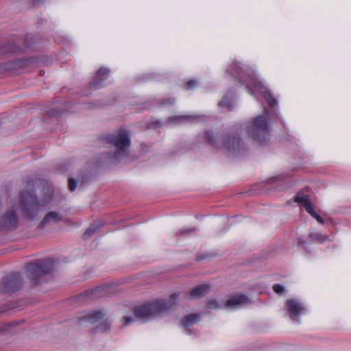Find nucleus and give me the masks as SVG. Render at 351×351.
I'll use <instances>...</instances> for the list:
<instances>
[{
  "mask_svg": "<svg viewBox=\"0 0 351 351\" xmlns=\"http://www.w3.org/2000/svg\"><path fill=\"white\" fill-rule=\"evenodd\" d=\"M174 103V101H169V104H173Z\"/></svg>",
  "mask_w": 351,
  "mask_h": 351,
  "instance_id": "f704fd0d",
  "label": "nucleus"
},
{
  "mask_svg": "<svg viewBox=\"0 0 351 351\" xmlns=\"http://www.w3.org/2000/svg\"><path fill=\"white\" fill-rule=\"evenodd\" d=\"M123 324L125 326L130 324L134 320L132 317H130V316H125V317H123Z\"/></svg>",
  "mask_w": 351,
  "mask_h": 351,
  "instance_id": "473e14b6",
  "label": "nucleus"
},
{
  "mask_svg": "<svg viewBox=\"0 0 351 351\" xmlns=\"http://www.w3.org/2000/svg\"><path fill=\"white\" fill-rule=\"evenodd\" d=\"M99 225L97 222L95 221L92 223L86 230L83 234L84 239H87L90 237L95 232H97Z\"/></svg>",
  "mask_w": 351,
  "mask_h": 351,
  "instance_id": "5701e85b",
  "label": "nucleus"
},
{
  "mask_svg": "<svg viewBox=\"0 0 351 351\" xmlns=\"http://www.w3.org/2000/svg\"><path fill=\"white\" fill-rule=\"evenodd\" d=\"M110 322L107 319L100 323L94 330V332H105L110 329Z\"/></svg>",
  "mask_w": 351,
  "mask_h": 351,
  "instance_id": "412c9836",
  "label": "nucleus"
},
{
  "mask_svg": "<svg viewBox=\"0 0 351 351\" xmlns=\"http://www.w3.org/2000/svg\"><path fill=\"white\" fill-rule=\"evenodd\" d=\"M309 238L313 241L324 243L328 239V236L322 235L319 233H311Z\"/></svg>",
  "mask_w": 351,
  "mask_h": 351,
  "instance_id": "a878e982",
  "label": "nucleus"
},
{
  "mask_svg": "<svg viewBox=\"0 0 351 351\" xmlns=\"http://www.w3.org/2000/svg\"><path fill=\"white\" fill-rule=\"evenodd\" d=\"M262 93L263 98L266 100L269 106L273 107L276 104V99L273 97L269 91L264 90Z\"/></svg>",
  "mask_w": 351,
  "mask_h": 351,
  "instance_id": "393cba45",
  "label": "nucleus"
},
{
  "mask_svg": "<svg viewBox=\"0 0 351 351\" xmlns=\"http://www.w3.org/2000/svg\"><path fill=\"white\" fill-rule=\"evenodd\" d=\"M245 130L247 134L254 140L261 143L267 142L270 137L269 119L267 111L265 114L255 117Z\"/></svg>",
  "mask_w": 351,
  "mask_h": 351,
  "instance_id": "f03ea898",
  "label": "nucleus"
},
{
  "mask_svg": "<svg viewBox=\"0 0 351 351\" xmlns=\"http://www.w3.org/2000/svg\"><path fill=\"white\" fill-rule=\"evenodd\" d=\"M206 306L210 309H217L219 308V305L216 300L209 299L206 302Z\"/></svg>",
  "mask_w": 351,
  "mask_h": 351,
  "instance_id": "cd10ccee",
  "label": "nucleus"
},
{
  "mask_svg": "<svg viewBox=\"0 0 351 351\" xmlns=\"http://www.w3.org/2000/svg\"><path fill=\"white\" fill-rule=\"evenodd\" d=\"M47 202L39 203L35 195L34 191H24L21 193L20 210L24 217L27 219L34 218L40 207H44Z\"/></svg>",
  "mask_w": 351,
  "mask_h": 351,
  "instance_id": "20e7f679",
  "label": "nucleus"
},
{
  "mask_svg": "<svg viewBox=\"0 0 351 351\" xmlns=\"http://www.w3.org/2000/svg\"><path fill=\"white\" fill-rule=\"evenodd\" d=\"M99 225L97 222L95 221L92 223L86 230L83 234L84 239H87L90 237L95 232H97Z\"/></svg>",
  "mask_w": 351,
  "mask_h": 351,
  "instance_id": "4be33fe9",
  "label": "nucleus"
},
{
  "mask_svg": "<svg viewBox=\"0 0 351 351\" xmlns=\"http://www.w3.org/2000/svg\"><path fill=\"white\" fill-rule=\"evenodd\" d=\"M219 106L221 108H226L230 111L234 109L233 101L227 95L224 96L223 99L219 103Z\"/></svg>",
  "mask_w": 351,
  "mask_h": 351,
  "instance_id": "b1692460",
  "label": "nucleus"
},
{
  "mask_svg": "<svg viewBox=\"0 0 351 351\" xmlns=\"http://www.w3.org/2000/svg\"><path fill=\"white\" fill-rule=\"evenodd\" d=\"M189 116H174L169 118V122H184L189 119Z\"/></svg>",
  "mask_w": 351,
  "mask_h": 351,
  "instance_id": "bb28decb",
  "label": "nucleus"
},
{
  "mask_svg": "<svg viewBox=\"0 0 351 351\" xmlns=\"http://www.w3.org/2000/svg\"><path fill=\"white\" fill-rule=\"evenodd\" d=\"M19 225V218L14 211H8L0 219V230L15 229Z\"/></svg>",
  "mask_w": 351,
  "mask_h": 351,
  "instance_id": "9b49d317",
  "label": "nucleus"
},
{
  "mask_svg": "<svg viewBox=\"0 0 351 351\" xmlns=\"http://www.w3.org/2000/svg\"><path fill=\"white\" fill-rule=\"evenodd\" d=\"M248 298L244 295H233L227 300L226 306L228 308H236L247 302Z\"/></svg>",
  "mask_w": 351,
  "mask_h": 351,
  "instance_id": "a211bd4d",
  "label": "nucleus"
},
{
  "mask_svg": "<svg viewBox=\"0 0 351 351\" xmlns=\"http://www.w3.org/2000/svg\"><path fill=\"white\" fill-rule=\"evenodd\" d=\"M22 284V276L19 272L10 273L1 280L0 293H12L19 290Z\"/></svg>",
  "mask_w": 351,
  "mask_h": 351,
  "instance_id": "6e6552de",
  "label": "nucleus"
},
{
  "mask_svg": "<svg viewBox=\"0 0 351 351\" xmlns=\"http://www.w3.org/2000/svg\"><path fill=\"white\" fill-rule=\"evenodd\" d=\"M105 316V313L101 311L97 310L90 313L83 315L78 319V324H82L84 322H88L90 324L97 323L101 319Z\"/></svg>",
  "mask_w": 351,
  "mask_h": 351,
  "instance_id": "2eb2a0df",
  "label": "nucleus"
},
{
  "mask_svg": "<svg viewBox=\"0 0 351 351\" xmlns=\"http://www.w3.org/2000/svg\"><path fill=\"white\" fill-rule=\"evenodd\" d=\"M110 287L111 286L110 285L97 287L94 289L84 292L82 293L81 296L83 298H90V299L108 296L110 294L109 291Z\"/></svg>",
  "mask_w": 351,
  "mask_h": 351,
  "instance_id": "ddd939ff",
  "label": "nucleus"
},
{
  "mask_svg": "<svg viewBox=\"0 0 351 351\" xmlns=\"http://www.w3.org/2000/svg\"><path fill=\"white\" fill-rule=\"evenodd\" d=\"M299 244L300 245H304L305 244V242L302 241L301 239L299 240Z\"/></svg>",
  "mask_w": 351,
  "mask_h": 351,
  "instance_id": "72a5a7b5",
  "label": "nucleus"
},
{
  "mask_svg": "<svg viewBox=\"0 0 351 351\" xmlns=\"http://www.w3.org/2000/svg\"><path fill=\"white\" fill-rule=\"evenodd\" d=\"M109 69L101 67L96 73L95 77L89 84L90 89L96 90L101 87V83L107 80Z\"/></svg>",
  "mask_w": 351,
  "mask_h": 351,
  "instance_id": "4468645a",
  "label": "nucleus"
},
{
  "mask_svg": "<svg viewBox=\"0 0 351 351\" xmlns=\"http://www.w3.org/2000/svg\"><path fill=\"white\" fill-rule=\"evenodd\" d=\"M77 185V182L74 178H70L68 180V189L70 191L73 192L75 190Z\"/></svg>",
  "mask_w": 351,
  "mask_h": 351,
  "instance_id": "c85d7f7f",
  "label": "nucleus"
},
{
  "mask_svg": "<svg viewBox=\"0 0 351 351\" xmlns=\"http://www.w3.org/2000/svg\"><path fill=\"white\" fill-rule=\"evenodd\" d=\"M178 297L179 294L174 293L170 295L168 301L159 300L147 304L137 306L133 310L134 314L138 319H149L153 316L170 308L175 304Z\"/></svg>",
  "mask_w": 351,
  "mask_h": 351,
  "instance_id": "f257e3e1",
  "label": "nucleus"
},
{
  "mask_svg": "<svg viewBox=\"0 0 351 351\" xmlns=\"http://www.w3.org/2000/svg\"><path fill=\"white\" fill-rule=\"evenodd\" d=\"M204 136L206 142L210 145L213 146L217 149H219L224 152L236 153L237 152H240L241 149V139L237 136H224L222 143L217 142L213 132L211 131H206Z\"/></svg>",
  "mask_w": 351,
  "mask_h": 351,
  "instance_id": "39448f33",
  "label": "nucleus"
},
{
  "mask_svg": "<svg viewBox=\"0 0 351 351\" xmlns=\"http://www.w3.org/2000/svg\"><path fill=\"white\" fill-rule=\"evenodd\" d=\"M273 290L276 293L281 294L285 292V288L280 284H275L273 285Z\"/></svg>",
  "mask_w": 351,
  "mask_h": 351,
  "instance_id": "c756f323",
  "label": "nucleus"
},
{
  "mask_svg": "<svg viewBox=\"0 0 351 351\" xmlns=\"http://www.w3.org/2000/svg\"><path fill=\"white\" fill-rule=\"evenodd\" d=\"M32 62L33 60L29 58L16 60L4 63L1 66V69L12 75H19L21 70L25 69Z\"/></svg>",
  "mask_w": 351,
  "mask_h": 351,
  "instance_id": "1a4fd4ad",
  "label": "nucleus"
},
{
  "mask_svg": "<svg viewBox=\"0 0 351 351\" xmlns=\"http://www.w3.org/2000/svg\"><path fill=\"white\" fill-rule=\"evenodd\" d=\"M62 220V216L55 212V211H51L49 212L44 217V219L40 221L38 228L40 229H44L46 226L51 222H58Z\"/></svg>",
  "mask_w": 351,
  "mask_h": 351,
  "instance_id": "f3484780",
  "label": "nucleus"
},
{
  "mask_svg": "<svg viewBox=\"0 0 351 351\" xmlns=\"http://www.w3.org/2000/svg\"><path fill=\"white\" fill-rule=\"evenodd\" d=\"M54 263L51 258L36 260L26 265L25 269L29 279L34 286H37L40 279L46 274L52 272Z\"/></svg>",
  "mask_w": 351,
  "mask_h": 351,
  "instance_id": "7ed1b4c3",
  "label": "nucleus"
},
{
  "mask_svg": "<svg viewBox=\"0 0 351 351\" xmlns=\"http://www.w3.org/2000/svg\"><path fill=\"white\" fill-rule=\"evenodd\" d=\"M231 69L236 75V79L241 85H245L247 89L252 91V88L255 89L261 88V84L254 77L252 71L247 66L236 62L232 64Z\"/></svg>",
  "mask_w": 351,
  "mask_h": 351,
  "instance_id": "0eeeda50",
  "label": "nucleus"
},
{
  "mask_svg": "<svg viewBox=\"0 0 351 351\" xmlns=\"http://www.w3.org/2000/svg\"><path fill=\"white\" fill-rule=\"evenodd\" d=\"M198 319L199 315L197 314H190L183 318L182 324L185 327H188L197 322Z\"/></svg>",
  "mask_w": 351,
  "mask_h": 351,
  "instance_id": "aec40b11",
  "label": "nucleus"
},
{
  "mask_svg": "<svg viewBox=\"0 0 351 351\" xmlns=\"http://www.w3.org/2000/svg\"><path fill=\"white\" fill-rule=\"evenodd\" d=\"M294 201L298 204L302 206L305 208L306 211L311 217L315 219L320 224L324 223V220L319 215H317L314 210L313 206L308 195H300L298 193L294 197Z\"/></svg>",
  "mask_w": 351,
  "mask_h": 351,
  "instance_id": "9d476101",
  "label": "nucleus"
},
{
  "mask_svg": "<svg viewBox=\"0 0 351 351\" xmlns=\"http://www.w3.org/2000/svg\"><path fill=\"white\" fill-rule=\"evenodd\" d=\"M186 86L187 89H192L197 86V82L193 80H189L186 82Z\"/></svg>",
  "mask_w": 351,
  "mask_h": 351,
  "instance_id": "2f4dec72",
  "label": "nucleus"
},
{
  "mask_svg": "<svg viewBox=\"0 0 351 351\" xmlns=\"http://www.w3.org/2000/svg\"><path fill=\"white\" fill-rule=\"evenodd\" d=\"M41 183L42 180L40 179L30 180L27 182V186L31 188L34 186V184L40 185Z\"/></svg>",
  "mask_w": 351,
  "mask_h": 351,
  "instance_id": "7c9ffc66",
  "label": "nucleus"
},
{
  "mask_svg": "<svg viewBox=\"0 0 351 351\" xmlns=\"http://www.w3.org/2000/svg\"><path fill=\"white\" fill-rule=\"evenodd\" d=\"M210 285L208 284H202L198 285L191 290L189 294L191 298H202L208 293Z\"/></svg>",
  "mask_w": 351,
  "mask_h": 351,
  "instance_id": "6ab92c4d",
  "label": "nucleus"
},
{
  "mask_svg": "<svg viewBox=\"0 0 351 351\" xmlns=\"http://www.w3.org/2000/svg\"><path fill=\"white\" fill-rule=\"evenodd\" d=\"M22 37H17L15 39V42L13 43H8L0 47V53H16L21 51L23 47L19 46V44L21 41H23Z\"/></svg>",
  "mask_w": 351,
  "mask_h": 351,
  "instance_id": "dca6fc26",
  "label": "nucleus"
},
{
  "mask_svg": "<svg viewBox=\"0 0 351 351\" xmlns=\"http://www.w3.org/2000/svg\"><path fill=\"white\" fill-rule=\"evenodd\" d=\"M286 306L291 318L293 320H297L304 311V306L295 300H288L286 302Z\"/></svg>",
  "mask_w": 351,
  "mask_h": 351,
  "instance_id": "f8f14e48",
  "label": "nucleus"
},
{
  "mask_svg": "<svg viewBox=\"0 0 351 351\" xmlns=\"http://www.w3.org/2000/svg\"><path fill=\"white\" fill-rule=\"evenodd\" d=\"M105 138L107 143L115 147L114 158L124 156L126 154L130 145V138L125 129L121 128L116 134H109Z\"/></svg>",
  "mask_w": 351,
  "mask_h": 351,
  "instance_id": "423d86ee",
  "label": "nucleus"
}]
</instances>
